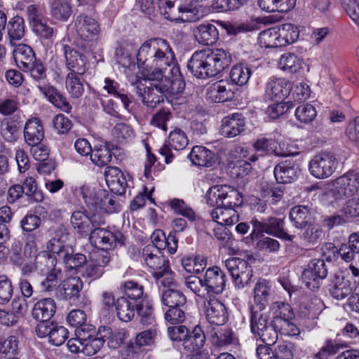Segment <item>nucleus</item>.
Masks as SVG:
<instances>
[{
	"label": "nucleus",
	"mask_w": 359,
	"mask_h": 359,
	"mask_svg": "<svg viewBox=\"0 0 359 359\" xmlns=\"http://www.w3.org/2000/svg\"><path fill=\"white\" fill-rule=\"evenodd\" d=\"M118 63L132 83L137 84V93L149 107L177 98L184 89L175 53L167 41L154 38L144 41L137 53V67L126 48L116 50Z\"/></svg>",
	"instance_id": "nucleus-1"
},
{
	"label": "nucleus",
	"mask_w": 359,
	"mask_h": 359,
	"mask_svg": "<svg viewBox=\"0 0 359 359\" xmlns=\"http://www.w3.org/2000/svg\"><path fill=\"white\" fill-rule=\"evenodd\" d=\"M80 189L88 212H73L70 222L79 235L86 237L94 227L104 224V213L116 212L120 205L115 201L114 196L105 189L89 185H83Z\"/></svg>",
	"instance_id": "nucleus-2"
},
{
	"label": "nucleus",
	"mask_w": 359,
	"mask_h": 359,
	"mask_svg": "<svg viewBox=\"0 0 359 359\" xmlns=\"http://www.w3.org/2000/svg\"><path fill=\"white\" fill-rule=\"evenodd\" d=\"M332 186V204L339 214L330 217L327 225L332 227L359 217V171L345 173L333 181Z\"/></svg>",
	"instance_id": "nucleus-3"
},
{
	"label": "nucleus",
	"mask_w": 359,
	"mask_h": 359,
	"mask_svg": "<svg viewBox=\"0 0 359 359\" xmlns=\"http://www.w3.org/2000/svg\"><path fill=\"white\" fill-rule=\"evenodd\" d=\"M231 62V53L224 48L205 49L192 55L187 67L194 76L205 79L216 76Z\"/></svg>",
	"instance_id": "nucleus-4"
},
{
	"label": "nucleus",
	"mask_w": 359,
	"mask_h": 359,
	"mask_svg": "<svg viewBox=\"0 0 359 359\" xmlns=\"http://www.w3.org/2000/svg\"><path fill=\"white\" fill-rule=\"evenodd\" d=\"M299 30L292 23H285L262 31L257 38L261 48L284 47L294 43L299 38Z\"/></svg>",
	"instance_id": "nucleus-5"
},
{
	"label": "nucleus",
	"mask_w": 359,
	"mask_h": 359,
	"mask_svg": "<svg viewBox=\"0 0 359 359\" xmlns=\"http://www.w3.org/2000/svg\"><path fill=\"white\" fill-rule=\"evenodd\" d=\"M158 7L170 21L191 22L199 18L197 7L189 0H159Z\"/></svg>",
	"instance_id": "nucleus-6"
},
{
	"label": "nucleus",
	"mask_w": 359,
	"mask_h": 359,
	"mask_svg": "<svg viewBox=\"0 0 359 359\" xmlns=\"http://www.w3.org/2000/svg\"><path fill=\"white\" fill-rule=\"evenodd\" d=\"M273 313V325L276 334L287 337L298 336L299 327L294 322V313L290 304L280 302H274L271 306Z\"/></svg>",
	"instance_id": "nucleus-7"
},
{
	"label": "nucleus",
	"mask_w": 359,
	"mask_h": 359,
	"mask_svg": "<svg viewBox=\"0 0 359 359\" xmlns=\"http://www.w3.org/2000/svg\"><path fill=\"white\" fill-rule=\"evenodd\" d=\"M205 200L210 206L235 207L243 203L239 191L228 185H215L207 191Z\"/></svg>",
	"instance_id": "nucleus-8"
},
{
	"label": "nucleus",
	"mask_w": 359,
	"mask_h": 359,
	"mask_svg": "<svg viewBox=\"0 0 359 359\" xmlns=\"http://www.w3.org/2000/svg\"><path fill=\"white\" fill-rule=\"evenodd\" d=\"M337 167L334 155L330 152H322L315 155L309 162L310 174L317 179L330 177Z\"/></svg>",
	"instance_id": "nucleus-9"
},
{
	"label": "nucleus",
	"mask_w": 359,
	"mask_h": 359,
	"mask_svg": "<svg viewBox=\"0 0 359 359\" xmlns=\"http://www.w3.org/2000/svg\"><path fill=\"white\" fill-rule=\"evenodd\" d=\"M225 266L237 289H243L249 284L252 277V269L247 261L231 257L225 260Z\"/></svg>",
	"instance_id": "nucleus-10"
},
{
	"label": "nucleus",
	"mask_w": 359,
	"mask_h": 359,
	"mask_svg": "<svg viewBox=\"0 0 359 359\" xmlns=\"http://www.w3.org/2000/svg\"><path fill=\"white\" fill-rule=\"evenodd\" d=\"M252 311L250 328L253 335L267 345L273 344L277 339L274 326L268 323L266 315L259 313V311Z\"/></svg>",
	"instance_id": "nucleus-11"
},
{
	"label": "nucleus",
	"mask_w": 359,
	"mask_h": 359,
	"mask_svg": "<svg viewBox=\"0 0 359 359\" xmlns=\"http://www.w3.org/2000/svg\"><path fill=\"white\" fill-rule=\"evenodd\" d=\"M24 255L26 258H29L30 262H35L39 273H45L57 267L56 256L50 255L47 251L38 252L36 244L34 241L27 242L24 247Z\"/></svg>",
	"instance_id": "nucleus-12"
},
{
	"label": "nucleus",
	"mask_w": 359,
	"mask_h": 359,
	"mask_svg": "<svg viewBox=\"0 0 359 359\" xmlns=\"http://www.w3.org/2000/svg\"><path fill=\"white\" fill-rule=\"evenodd\" d=\"M205 294L215 297L222 293L226 287V276L217 266L208 268L203 279Z\"/></svg>",
	"instance_id": "nucleus-13"
},
{
	"label": "nucleus",
	"mask_w": 359,
	"mask_h": 359,
	"mask_svg": "<svg viewBox=\"0 0 359 359\" xmlns=\"http://www.w3.org/2000/svg\"><path fill=\"white\" fill-rule=\"evenodd\" d=\"M121 234L118 232L114 233L104 228L94 227L89 234V240L92 245L106 252L113 249L117 243L120 242Z\"/></svg>",
	"instance_id": "nucleus-14"
},
{
	"label": "nucleus",
	"mask_w": 359,
	"mask_h": 359,
	"mask_svg": "<svg viewBox=\"0 0 359 359\" xmlns=\"http://www.w3.org/2000/svg\"><path fill=\"white\" fill-rule=\"evenodd\" d=\"M203 313L208 322L212 325H222L227 320L225 306L215 297H205Z\"/></svg>",
	"instance_id": "nucleus-15"
},
{
	"label": "nucleus",
	"mask_w": 359,
	"mask_h": 359,
	"mask_svg": "<svg viewBox=\"0 0 359 359\" xmlns=\"http://www.w3.org/2000/svg\"><path fill=\"white\" fill-rule=\"evenodd\" d=\"M110 261V257L106 252H95L90 255V260L86 261L82 268V275L92 280L100 278L104 273V269Z\"/></svg>",
	"instance_id": "nucleus-16"
},
{
	"label": "nucleus",
	"mask_w": 359,
	"mask_h": 359,
	"mask_svg": "<svg viewBox=\"0 0 359 359\" xmlns=\"http://www.w3.org/2000/svg\"><path fill=\"white\" fill-rule=\"evenodd\" d=\"M189 140L185 133L181 129L177 128L170 133L168 144H163L159 149V154L164 157L166 163L172 161L174 156L170 147L175 150H182L188 144Z\"/></svg>",
	"instance_id": "nucleus-17"
},
{
	"label": "nucleus",
	"mask_w": 359,
	"mask_h": 359,
	"mask_svg": "<svg viewBox=\"0 0 359 359\" xmlns=\"http://www.w3.org/2000/svg\"><path fill=\"white\" fill-rule=\"evenodd\" d=\"M327 274L323 259H313L304 269L302 278L307 287L314 290L318 287L319 280L324 279Z\"/></svg>",
	"instance_id": "nucleus-18"
},
{
	"label": "nucleus",
	"mask_w": 359,
	"mask_h": 359,
	"mask_svg": "<svg viewBox=\"0 0 359 359\" xmlns=\"http://www.w3.org/2000/svg\"><path fill=\"white\" fill-rule=\"evenodd\" d=\"M74 28L77 35L84 41L96 39L100 32L97 21L86 15L77 16L74 22Z\"/></svg>",
	"instance_id": "nucleus-19"
},
{
	"label": "nucleus",
	"mask_w": 359,
	"mask_h": 359,
	"mask_svg": "<svg viewBox=\"0 0 359 359\" xmlns=\"http://www.w3.org/2000/svg\"><path fill=\"white\" fill-rule=\"evenodd\" d=\"M292 89V83L284 78L271 77L266 85V96L275 101L283 100Z\"/></svg>",
	"instance_id": "nucleus-20"
},
{
	"label": "nucleus",
	"mask_w": 359,
	"mask_h": 359,
	"mask_svg": "<svg viewBox=\"0 0 359 359\" xmlns=\"http://www.w3.org/2000/svg\"><path fill=\"white\" fill-rule=\"evenodd\" d=\"M245 118L240 113H233L223 118L221 134L226 137H233L244 130Z\"/></svg>",
	"instance_id": "nucleus-21"
},
{
	"label": "nucleus",
	"mask_w": 359,
	"mask_h": 359,
	"mask_svg": "<svg viewBox=\"0 0 359 359\" xmlns=\"http://www.w3.org/2000/svg\"><path fill=\"white\" fill-rule=\"evenodd\" d=\"M62 50L66 60V65L71 72L83 74L86 70L87 60L72 46L62 44Z\"/></svg>",
	"instance_id": "nucleus-22"
},
{
	"label": "nucleus",
	"mask_w": 359,
	"mask_h": 359,
	"mask_svg": "<svg viewBox=\"0 0 359 359\" xmlns=\"http://www.w3.org/2000/svg\"><path fill=\"white\" fill-rule=\"evenodd\" d=\"M195 40L203 46L215 43L219 38V32L216 26L209 22H202L193 28Z\"/></svg>",
	"instance_id": "nucleus-23"
},
{
	"label": "nucleus",
	"mask_w": 359,
	"mask_h": 359,
	"mask_svg": "<svg viewBox=\"0 0 359 359\" xmlns=\"http://www.w3.org/2000/svg\"><path fill=\"white\" fill-rule=\"evenodd\" d=\"M273 173L278 183H291L297 178L300 169L294 161L286 160L279 163L274 168Z\"/></svg>",
	"instance_id": "nucleus-24"
},
{
	"label": "nucleus",
	"mask_w": 359,
	"mask_h": 359,
	"mask_svg": "<svg viewBox=\"0 0 359 359\" xmlns=\"http://www.w3.org/2000/svg\"><path fill=\"white\" fill-rule=\"evenodd\" d=\"M254 305L251 311H263L269 304V299L271 294V284L265 279H260L257 282L253 292Z\"/></svg>",
	"instance_id": "nucleus-25"
},
{
	"label": "nucleus",
	"mask_w": 359,
	"mask_h": 359,
	"mask_svg": "<svg viewBox=\"0 0 359 359\" xmlns=\"http://www.w3.org/2000/svg\"><path fill=\"white\" fill-rule=\"evenodd\" d=\"M104 178L109 189L116 194L122 195L126 192L127 182L121 170L116 167H107Z\"/></svg>",
	"instance_id": "nucleus-26"
},
{
	"label": "nucleus",
	"mask_w": 359,
	"mask_h": 359,
	"mask_svg": "<svg viewBox=\"0 0 359 359\" xmlns=\"http://www.w3.org/2000/svg\"><path fill=\"white\" fill-rule=\"evenodd\" d=\"M44 136L43 128L38 118L29 119L24 128V138L26 143L34 147L40 144Z\"/></svg>",
	"instance_id": "nucleus-27"
},
{
	"label": "nucleus",
	"mask_w": 359,
	"mask_h": 359,
	"mask_svg": "<svg viewBox=\"0 0 359 359\" xmlns=\"http://www.w3.org/2000/svg\"><path fill=\"white\" fill-rule=\"evenodd\" d=\"M22 243L20 241H14L11 246V260L15 265H23L21 269L22 274L29 276L31 273L38 271L35 262H30L29 258H26L24 252L21 253Z\"/></svg>",
	"instance_id": "nucleus-28"
},
{
	"label": "nucleus",
	"mask_w": 359,
	"mask_h": 359,
	"mask_svg": "<svg viewBox=\"0 0 359 359\" xmlns=\"http://www.w3.org/2000/svg\"><path fill=\"white\" fill-rule=\"evenodd\" d=\"M56 311V303L52 298L39 300L32 309V316L37 320L48 321Z\"/></svg>",
	"instance_id": "nucleus-29"
},
{
	"label": "nucleus",
	"mask_w": 359,
	"mask_h": 359,
	"mask_svg": "<svg viewBox=\"0 0 359 359\" xmlns=\"http://www.w3.org/2000/svg\"><path fill=\"white\" fill-rule=\"evenodd\" d=\"M151 239V245H154L157 249L160 250L167 249L170 255L175 253L177 248V239L174 233H170L166 238L161 230L157 229L152 233Z\"/></svg>",
	"instance_id": "nucleus-30"
},
{
	"label": "nucleus",
	"mask_w": 359,
	"mask_h": 359,
	"mask_svg": "<svg viewBox=\"0 0 359 359\" xmlns=\"http://www.w3.org/2000/svg\"><path fill=\"white\" fill-rule=\"evenodd\" d=\"M95 330L93 327L83 328L81 339L83 340L82 352L88 356L96 354L103 346V340L94 336Z\"/></svg>",
	"instance_id": "nucleus-31"
},
{
	"label": "nucleus",
	"mask_w": 359,
	"mask_h": 359,
	"mask_svg": "<svg viewBox=\"0 0 359 359\" xmlns=\"http://www.w3.org/2000/svg\"><path fill=\"white\" fill-rule=\"evenodd\" d=\"M233 93L227 81L220 80L211 84L208 88L207 97L215 102H221L232 97Z\"/></svg>",
	"instance_id": "nucleus-32"
},
{
	"label": "nucleus",
	"mask_w": 359,
	"mask_h": 359,
	"mask_svg": "<svg viewBox=\"0 0 359 359\" xmlns=\"http://www.w3.org/2000/svg\"><path fill=\"white\" fill-rule=\"evenodd\" d=\"M193 164L197 166L212 167L215 163L213 152L203 146H195L189 156Z\"/></svg>",
	"instance_id": "nucleus-33"
},
{
	"label": "nucleus",
	"mask_w": 359,
	"mask_h": 359,
	"mask_svg": "<svg viewBox=\"0 0 359 359\" xmlns=\"http://www.w3.org/2000/svg\"><path fill=\"white\" fill-rule=\"evenodd\" d=\"M13 57L17 66L22 71L30 67L36 60L35 54L31 47L23 43L15 46Z\"/></svg>",
	"instance_id": "nucleus-34"
},
{
	"label": "nucleus",
	"mask_w": 359,
	"mask_h": 359,
	"mask_svg": "<svg viewBox=\"0 0 359 359\" xmlns=\"http://www.w3.org/2000/svg\"><path fill=\"white\" fill-rule=\"evenodd\" d=\"M233 207H216L211 212V217L216 224L231 226L238 221V215Z\"/></svg>",
	"instance_id": "nucleus-35"
},
{
	"label": "nucleus",
	"mask_w": 359,
	"mask_h": 359,
	"mask_svg": "<svg viewBox=\"0 0 359 359\" xmlns=\"http://www.w3.org/2000/svg\"><path fill=\"white\" fill-rule=\"evenodd\" d=\"M69 234L65 232H60L50 239L47 244V249L53 253L52 255H57V259L62 258L67 251H72V247L67 243Z\"/></svg>",
	"instance_id": "nucleus-36"
},
{
	"label": "nucleus",
	"mask_w": 359,
	"mask_h": 359,
	"mask_svg": "<svg viewBox=\"0 0 359 359\" xmlns=\"http://www.w3.org/2000/svg\"><path fill=\"white\" fill-rule=\"evenodd\" d=\"M39 88L54 106L65 112L69 113L71 111L72 107L66 97H63L54 87L51 86H39Z\"/></svg>",
	"instance_id": "nucleus-37"
},
{
	"label": "nucleus",
	"mask_w": 359,
	"mask_h": 359,
	"mask_svg": "<svg viewBox=\"0 0 359 359\" xmlns=\"http://www.w3.org/2000/svg\"><path fill=\"white\" fill-rule=\"evenodd\" d=\"M39 88L54 106L65 112L69 113L71 111L72 107L66 97H63L54 87L51 86H39Z\"/></svg>",
	"instance_id": "nucleus-38"
},
{
	"label": "nucleus",
	"mask_w": 359,
	"mask_h": 359,
	"mask_svg": "<svg viewBox=\"0 0 359 359\" xmlns=\"http://www.w3.org/2000/svg\"><path fill=\"white\" fill-rule=\"evenodd\" d=\"M135 301H130L126 297L118 298L116 302V309L118 318L123 322H130L137 311V305Z\"/></svg>",
	"instance_id": "nucleus-39"
},
{
	"label": "nucleus",
	"mask_w": 359,
	"mask_h": 359,
	"mask_svg": "<svg viewBox=\"0 0 359 359\" xmlns=\"http://www.w3.org/2000/svg\"><path fill=\"white\" fill-rule=\"evenodd\" d=\"M296 4V0H258L259 8L268 13L287 12Z\"/></svg>",
	"instance_id": "nucleus-40"
},
{
	"label": "nucleus",
	"mask_w": 359,
	"mask_h": 359,
	"mask_svg": "<svg viewBox=\"0 0 359 359\" xmlns=\"http://www.w3.org/2000/svg\"><path fill=\"white\" fill-rule=\"evenodd\" d=\"M205 337L203 331L198 326H196L191 333H188L182 345L184 348L189 352H197L204 345Z\"/></svg>",
	"instance_id": "nucleus-41"
},
{
	"label": "nucleus",
	"mask_w": 359,
	"mask_h": 359,
	"mask_svg": "<svg viewBox=\"0 0 359 359\" xmlns=\"http://www.w3.org/2000/svg\"><path fill=\"white\" fill-rule=\"evenodd\" d=\"M161 301L165 306L170 308L184 306L187 299L184 294L176 287L165 289L161 294Z\"/></svg>",
	"instance_id": "nucleus-42"
},
{
	"label": "nucleus",
	"mask_w": 359,
	"mask_h": 359,
	"mask_svg": "<svg viewBox=\"0 0 359 359\" xmlns=\"http://www.w3.org/2000/svg\"><path fill=\"white\" fill-rule=\"evenodd\" d=\"M351 282L348 279L341 275L335 276L333 286L330 290L331 294L334 298L343 299L351 294Z\"/></svg>",
	"instance_id": "nucleus-43"
},
{
	"label": "nucleus",
	"mask_w": 359,
	"mask_h": 359,
	"mask_svg": "<svg viewBox=\"0 0 359 359\" xmlns=\"http://www.w3.org/2000/svg\"><path fill=\"white\" fill-rule=\"evenodd\" d=\"M103 89L109 94L121 100L124 108L128 109L130 100L120 88V84L109 77L104 79Z\"/></svg>",
	"instance_id": "nucleus-44"
},
{
	"label": "nucleus",
	"mask_w": 359,
	"mask_h": 359,
	"mask_svg": "<svg viewBox=\"0 0 359 359\" xmlns=\"http://www.w3.org/2000/svg\"><path fill=\"white\" fill-rule=\"evenodd\" d=\"M290 219L297 228L303 227L311 222V213L306 205H297L290 211Z\"/></svg>",
	"instance_id": "nucleus-45"
},
{
	"label": "nucleus",
	"mask_w": 359,
	"mask_h": 359,
	"mask_svg": "<svg viewBox=\"0 0 359 359\" xmlns=\"http://www.w3.org/2000/svg\"><path fill=\"white\" fill-rule=\"evenodd\" d=\"M111 157V151L107 144L95 145L90 156L91 161L99 167L107 165Z\"/></svg>",
	"instance_id": "nucleus-46"
},
{
	"label": "nucleus",
	"mask_w": 359,
	"mask_h": 359,
	"mask_svg": "<svg viewBox=\"0 0 359 359\" xmlns=\"http://www.w3.org/2000/svg\"><path fill=\"white\" fill-rule=\"evenodd\" d=\"M137 313L141 324L150 326V327H156L153 306L148 301L143 299L140 304L137 305Z\"/></svg>",
	"instance_id": "nucleus-47"
},
{
	"label": "nucleus",
	"mask_w": 359,
	"mask_h": 359,
	"mask_svg": "<svg viewBox=\"0 0 359 359\" xmlns=\"http://www.w3.org/2000/svg\"><path fill=\"white\" fill-rule=\"evenodd\" d=\"M302 60L293 53H287L280 56L278 67L290 73L297 72L302 67Z\"/></svg>",
	"instance_id": "nucleus-48"
},
{
	"label": "nucleus",
	"mask_w": 359,
	"mask_h": 359,
	"mask_svg": "<svg viewBox=\"0 0 359 359\" xmlns=\"http://www.w3.org/2000/svg\"><path fill=\"white\" fill-rule=\"evenodd\" d=\"M82 288L83 282L78 276L67 277L62 283V289L67 299L78 297Z\"/></svg>",
	"instance_id": "nucleus-49"
},
{
	"label": "nucleus",
	"mask_w": 359,
	"mask_h": 359,
	"mask_svg": "<svg viewBox=\"0 0 359 359\" xmlns=\"http://www.w3.org/2000/svg\"><path fill=\"white\" fill-rule=\"evenodd\" d=\"M153 276L159 287H163L165 289L177 287V281L174 273L168 266L162 270L154 271Z\"/></svg>",
	"instance_id": "nucleus-50"
},
{
	"label": "nucleus",
	"mask_w": 359,
	"mask_h": 359,
	"mask_svg": "<svg viewBox=\"0 0 359 359\" xmlns=\"http://www.w3.org/2000/svg\"><path fill=\"white\" fill-rule=\"evenodd\" d=\"M302 239L304 245H314L320 239L322 230L318 224L309 222L303 226Z\"/></svg>",
	"instance_id": "nucleus-51"
},
{
	"label": "nucleus",
	"mask_w": 359,
	"mask_h": 359,
	"mask_svg": "<svg viewBox=\"0 0 359 359\" xmlns=\"http://www.w3.org/2000/svg\"><path fill=\"white\" fill-rule=\"evenodd\" d=\"M51 15L57 20L67 21L72 14V7L65 1L55 0L51 4Z\"/></svg>",
	"instance_id": "nucleus-52"
},
{
	"label": "nucleus",
	"mask_w": 359,
	"mask_h": 359,
	"mask_svg": "<svg viewBox=\"0 0 359 359\" xmlns=\"http://www.w3.org/2000/svg\"><path fill=\"white\" fill-rule=\"evenodd\" d=\"M60 259L65 262L67 269L71 271H82L83 267L82 265L86 262V257L84 255L80 253L72 255V250L67 251L65 255H62Z\"/></svg>",
	"instance_id": "nucleus-53"
},
{
	"label": "nucleus",
	"mask_w": 359,
	"mask_h": 359,
	"mask_svg": "<svg viewBox=\"0 0 359 359\" xmlns=\"http://www.w3.org/2000/svg\"><path fill=\"white\" fill-rule=\"evenodd\" d=\"M250 76V68L242 64L234 65L230 72L232 82L241 86L248 83Z\"/></svg>",
	"instance_id": "nucleus-54"
},
{
	"label": "nucleus",
	"mask_w": 359,
	"mask_h": 359,
	"mask_svg": "<svg viewBox=\"0 0 359 359\" xmlns=\"http://www.w3.org/2000/svg\"><path fill=\"white\" fill-rule=\"evenodd\" d=\"M76 73L70 72L66 76L65 86L68 93L73 97H81L84 92V87Z\"/></svg>",
	"instance_id": "nucleus-55"
},
{
	"label": "nucleus",
	"mask_w": 359,
	"mask_h": 359,
	"mask_svg": "<svg viewBox=\"0 0 359 359\" xmlns=\"http://www.w3.org/2000/svg\"><path fill=\"white\" fill-rule=\"evenodd\" d=\"M212 343L219 347L226 346L236 343V338L231 330L229 329H221L215 331L210 334Z\"/></svg>",
	"instance_id": "nucleus-56"
},
{
	"label": "nucleus",
	"mask_w": 359,
	"mask_h": 359,
	"mask_svg": "<svg viewBox=\"0 0 359 359\" xmlns=\"http://www.w3.org/2000/svg\"><path fill=\"white\" fill-rule=\"evenodd\" d=\"M18 127L7 118L0 119V135L8 142L13 143L18 140Z\"/></svg>",
	"instance_id": "nucleus-57"
},
{
	"label": "nucleus",
	"mask_w": 359,
	"mask_h": 359,
	"mask_svg": "<svg viewBox=\"0 0 359 359\" xmlns=\"http://www.w3.org/2000/svg\"><path fill=\"white\" fill-rule=\"evenodd\" d=\"M170 207L175 215H182L189 222H194L196 219V215L194 210L187 205L182 200L173 199L170 203Z\"/></svg>",
	"instance_id": "nucleus-58"
},
{
	"label": "nucleus",
	"mask_w": 359,
	"mask_h": 359,
	"mask_svg": "<svg viewBox=\"0 0 359 359\" xmlns=\"http://www.w3.org/2000/svg\"><path fill=\"white\" fill-rule=\"evenodd\" d=\"M114 137L118 142H129L135 137L134 130L128 124L119 123H117L111 131Z\"/></svg>",
	"instance_id": "nucleus-59"
},
{
	"label": "nucleus",
	"mask_w": 359,
	"mask_h": 359,
	"mask_svg": "<svg viewBox=\"0 0 359 359\" xmlns=\"http://www.w3.org/2000/svg\"><path fill=\"white\" fill-rule=\"evenodd\" d=\"M315 107L309 103L301 104L295 110V117L301 123H309L316 117Z\"/></svg>",
	"instance_id": "nucleus-60"
},
{
	"label": "nucleus",
	"mask_w": 359,
	"mask_h": 359,
	"mask_svg": "<svg viewBox=\"0 0 359 359\" xmlns=\"http://www.w3.org/2000/svg\"><path fill=\"white\" fill-rule=\"evenodd\" d=\"M269 231H271L269 235L278 237L285 241H292L294 236L287 234L284 231L283 219L276 217L269 218Z\"/></svg>",
	"instance_id": "nucleus-61"
},
{
	"label": "nucleus",
	"mask_w": 359,
	"mask_h": 359,
	"mask_svg": "<svg viewBox=\"0 0 359 359\" xmlns=\"http://www.w3.org/2000/svg\"><path fill=\"white\" fill-rule=\"evenodd\" d=\"M7 29L11 40H20L25 33L23 19L19 16L13 18L8 22Z\"/></svg>",
	"instance_id": "nucleus-62"
},
{
	"label": "nucleus",
	"mask_w": 359,
	"mask_h": 359,
	"mask_svg": "<svg viewBox=\"0 0 359 359\" xmlns=\"http://www.w3.org/2000/svg\"><path fill=\"white\" fill-rule=\"evenodd\" d=\"M31 27L34 33L41 39H50L54 36L53 29L47 24L43 18L41 20L36 19L32 23Z\"/></svg>",
	"instance_id": "nucleus-63"
},
{
	"label": "nucleus",
	"mask_w": 359,
	"mask_h": 359,
	"mask_svg": "<svg viewBox=\"0 0 359 359\" xmlns=\"http://www.w3.org/2000/svg\"><path fill=\"white\" fill-rule=\"evenodd\" d=\"M46 273H47L46 278L41 283V289L44 291H52L56 289L60 279V269L55 267L49 271H46Z\"/></svg>",
	"instance_id": "nucleus-64"
}]
</instances>
